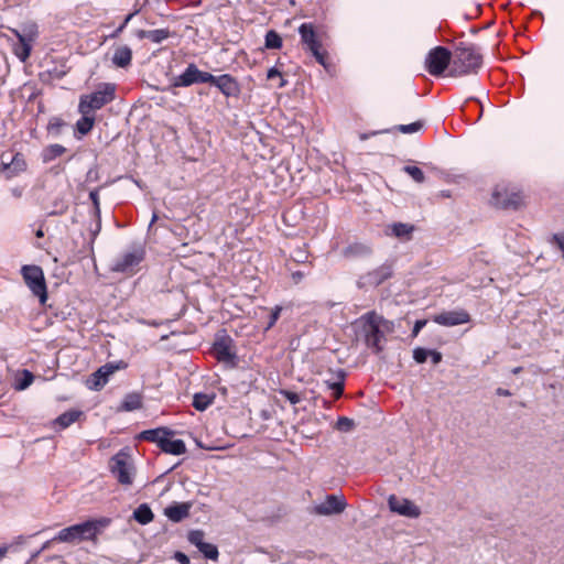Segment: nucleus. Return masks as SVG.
<instances>
[{
	"instance_id": "obj_34",
	"label": "nucleus",
	"mask_w": 564,
	"mask_h": 564,
	"mask_svg": "<svg viewBox=\"0 0 564 564\" xmlns=\"http://www.w3.org/2000/svg\"><path fill=\"white\" fill-rule=\"evenodd\" d=\"M402 171L410 175L416 183H423L425 181L424 172L415 165H404Z\"/></svg>"
},
{
	"instance_id": "obj_59",
	"label": "nucleus",
	"mask_w": 564,
	"mask_h": 564,
	"mask_svg": "<svg viewBox=\"0 0 564 564\" xmlns=\"http://www.w3.org/2000/svg\"><path fill=\"white\" fill-rule=\"evenodd\" d=\"M36 236H37V237H43V231H42L41 229H40V230H37V231H36Z\"/></svg>"
},
{
	"instance_id": "obj_6",
	"label": "nucleus",
	"mask_w": 564,
	"mask_h": 564,
	"mask_svg": "<svg viewBox=\"0 0 564 564\" xmlns=\"http://www.w3.org/2000/svg\"><path fill=\"white\" fill-rule=\"evenodd\" d=\"M21 273L25 284L29 286L32 293L40 299V302L44 304L47 300V291L44 273L41 267L23 265Z\"/></svg>"
},
{
	"instance_id": "obj_41",
	"label": "nucleus",
	"mask_w": 564,
	"mask_h": 564,
	"mask_svg": "<svg viewBox=\"0 0 564 564\" xmlns=\"http://www.w3.org/2000/svg\"><path fill=\"white\" fill-rule=\"evenodd\" d=\"M138 13V11H134L130 14H128L123 22L109 35V37L111 39H116L119 36V34L124 30V28L127 26V24L131 21V19Z\"/></svg>"
},
{
	"instance_id": "obj_52",
	"label": "nucleus",
	"mask_w": 564,
	"mask_h": 564,
	"mask_svg": "<svg viewBox=\"0 0 564 564\" xmlns=\"http://www.w3.org/2000/svg\"><path fill=\"white\" fill-rule=\"evenodd\" d=\"M278 76H281V73L275 67H272L268 70V74H267L268 79H273Z\"/></svg>"
},
{
	"instance_id": "obj_1",
	"label": "nucleus",
	"mask_w": 564,
	"mask_h": 564,
	"mask_svg": "<svg viewBox=\"0 0 564 564\" xmlns=\"http://www.w3.org/2000/svg\"><path fill=\"white\" fill-rule=\"evenodd\" d=\"M387 326L388 322L381 315H378L376 312H369L354 323L356 339L362 341L373 352L378 354L383 348V328H387Z\"/></svg>"
},
{
	"instance_id": "obj_23",
	"label": "nucleus",
	"mask_w": 564,
	"mask_h": 564,
	"mask_svg": "<svg viewBox=\"0 0 564 564\" xmlns=\"http://www.w3.org/2000/svg\"><path fill=\"white\" fill-rule=\"evenodd\" d=\"M173 435V432L166 427H159L153 430H147L141 432L140 437L153 443H156L159 447L164 442L166 436Z\"/></svg>"
},
{
	"instance_id": "obj_12",
	"label": "nucleus",
	"mask_w": 564,
	"mask_h": 564,
	"mask_svg": "<svg viewBox=\"0 0 564 564\" xmlns=\"http://www.w3.org/2000/svg\"><path fill=\"white\" fill-rule=\"evenodd\" d=\"M210 79V73L199 70L197 66L192 63L175 78L174 85L177 87H188L193 84L209 83Z\"/></svg>"
},
{
	"instance_id": "obj_53",
	"label": "nucleus",
	"mask_w": 564,
	"mask_h": 564,
	"mask_svg": "<svg viewBox=\"0 0 564 564\" xmlns=\"http://www.w3.org/2000/svg\"><path fill=\"white\" fill-rule=\"evenodd\" d=\"M280 311H281V310H280L279 307H276V308L272 312V314H271V321H270V323H269V326H272V325L276 322V319L279 318V315H280Z\"/></svg>"
},
{
	"instance_id": "obj_38",
	"label": "nucleus",
	"mask_w": 564,
	"mask_h": 564,
	"mask_svg": "<svg viewBox=\"0 0 564 564\" xmlns=\"http://www.w3.org/2000/svg\"><path fill=\"white\" fill-rule=\"evenodd\" d=\"M187 539L191 544L199 547L205 543V533L202 530H193L188 533Z\"/></svg>"
},
{
	"instance_id": "obj_26",
	"label": "nucleus",
	"mask_w": 564,
	"mask_h": 564,
	"mask_svg": "<svg viewBox=\"0 0 564 564\" xmlns=\"http://www.w3.org/2000/svg\"><path fill=\"white\" fill-rule=\"evenodd\" d=\"M389 230L391 235L400 239H409L414 230V226L404 223H394L390 225Z\"/></svg>"
},
{
	"instance_id": "obj_27",
	"label": "nucleus",
	"mask_w": 564,
	"mask_h": 564,
	"mask_svg": "<svg viewBox=\"0 0 564 564\" xmlns=\"http://www.w3.org/2000/svg\"><path fill=\"white\" fill-rule=\"evenodd\" d=\"M142 406V398L139 393H129L124 397L120 410L122 411H134Z\"/></svg>"
},
{
	"instance_id": "obj_55",
	"label": "nucleus",
	"mask_w": 564,
	"mask_h": 564,
	"mask_svg": "<svg viewBox=\"0 0 564 564\" xmlns=\"http://www.w3.org/2000/svg\"><path fill=\"white\" fill-rule=\"evenodd\" d=\"M497 394L498 395H502V397H509L511 395L510 391L507 390V389H502V388H498L497 389Z\"/></svg>"
},
{
	"instance_id": "obj_54",
	"label": "nucleus",
	"mask_w": 564,
	"mask_h": 564,
	"mask_svg": "<svg viewBox=\"0 0 564 564\" xmlns=\"http://www.w3.org/2000/svg\"><path fill=\"white\" fill-rule=\"evenodd\" d=\"M294 259H295L297 262H304V260L306 259V256L304 254V252L299 251V252L294 256Z\"/></svg>"
},
{
	"instance_id": "obj_20",
	"label": "nucleus",
	"mask_w": 564,
	"mask_h": 564,
	"mask_svg": "<svg viewBox=\"0 0 564 564\" xmlns=\"http://www.w3.org/2000/svg\"><path fill=\"white\" fill-rule=\"evenodd\" d=\"M191 503L180 502L164 509V514L173 522H181L189 516Z\"/></svg>"
},
{
	"instance_id": "obj_57",
	"label": "nucleus",
	"mask_w": 564,
	"mask_h": 564,
	"mask_svg": "<svg viewBox=\"0 0 564 564\" xmlns=\"http://www.w3.org/2000/svg\"><path fill=\"white\" fill-rule=\"evenodd\" d=\"M521 371H522V368H521V367H516V368H513V369L511 370V372H512L513 375H518V373H520Z\"/></svg>"
},
{
	"instance_id": "obj_28",
	"label": "nucleus",
	"mask_w": 564,
	"mask_h": 564,
	"mask_svg": "<svg viewBox=\"0 0 564 564\" xmlns=\"http://www.w3.org/2000/svg\"><path fill=\"white\" fill-rule=\"evenodd\" d=\"M153 512L151 508L147 503L140 505L134 511H133V518L137 522L140 524H148L153 520Z\"/></svg>"
},
{
	"instance_id": "obj_49",
	"label": "nucleus",
	"mask_w": 564,
	"mask_h": 564,
	"mask_svg": "<svg viewBox=\"0 0 564 564\" xmlns=\"http://www.w3.org/2000/svg\"><path fill=\"white\" fill-rule=\"evenodd\" d=\"M425 324H426L425 319L416 321L414 324L413 330H412L413 336H416L420 333V330L425 326Z\"/></svg>"
},
{
	"instance_id": "obj_7",
	"label": "nucleus",
	"mask_w": 564,
	"mask_h": 564,
	"mask_svg": "<svg viewBox=\"0 0 564 564\" xmlns=\"http://www.w3.org/2000/svg\"><path fill=\"white\" fill-rule=\"evenodd\" d=\"M110 470L121 485L129 486L132 484L134 466L127 453L121 451L111 458Z\"/></svg>"
},
{
	"instance_id": "obj_22",
	"label": "nucleus",
	"mask_w": 564,
	"mask_h": 564,
	"mask_svg": "<svg viewBox=\"0 0 564 564\" xmlns=\"http://www.w3.org/2000/svg\"><path fill=\"white\" fill-rule=\"evenodd\" d=\"M372 248L366 242H352L343 250V256L346 258H365L370 256Z\"/></svg>"
},
{
	"instance_id": "obj_42",
	"label": "nucleus",
	"mask_w": 564,
	"mask_h": 564,
	"mask_svg": "<svg viewBox=\"0 0 564 564\" xmlns=\"http://www.w3.org/2000/svg\"><path fill=\"white\" fill-rule=\"evenodd\" d=\"M89 198L91 199L93 204H94V210H95V215L97 216L98 219H100V206H99V194H98V189H93L90 193H89Z\"/></svg>"
},
{
	"instance_id": "obj_4",
	"label": "nucleus",
	"mask_w": 564,
	"mask_h": 564,
	"mask_svg": "<svg viewBox=\"0 0 564 564\" xmlns=\"http://www.w3.org/2000/svg\"><path fill=\"white\" fill-rule=\"evenodd\" d=\"M116 97V87L113 84H101L97 90L91 94L82 95L78 104L80 115L93 113L111 102Z\"/></svg>"
},
{
	"instance_id": "obj_47",
	"label": "nucleus",
	"mask_w": 564,
	"mask_h": 564,
	"mask_svg": "<svg viewBox=\"0 0 564 564\" xmlns=\"http://www.w3.org/2000/svg\"><path fill=\"white\" fill-rule=\"evenodd\" d=\"M68 208L66 202L61 200L59 203H55V208L51 212V214H64Z\"/></svg>"
},
{
	"instance_id": "obj_51",
	"label": "nucleus",
	"mask_w": 564,
	"mask_h": 564,
	"mask_svg": "<svg viewBox=\"0 0 564 564\" xmlns=\"http://www.w3.org/2000/svg\"><path fill=\"white\" fill-rule=\"evenodd\" d=\"M133 35L139 39V40H143V39H148V35H149V31H145V30H135L133 32Z\"/></svg>"
},
{
	"instance_id": "obj_44",
	"label": "nucleus",
	"mask_w": 564,
	"mask_h": 564,
	"mask_svg": "<svg viewBox=\"0 0 564 564\" xmlns=\"http://www.w3.org/2000/svg\"><path fill=\"white\" fill-rule=\"evenodd\" d=\"M281 394L291 403L297 404L301 401V397L296 392H292L289 390H282Z\"/></svg>"
},
{
	"instance_id": "obj_61",
	"label": "nucleus",
	"mask_w": 564,
	"mask_h": 564,
	"mask_svg": "<svg viewBox=\"0 0 564 564\" xmlns=\"http://www.w3.org/2000/svg\"><path fill=\"white\" fill-rule=\"evenodd\" d=\"M156 219V215H153L151 223H154Z\"/></svg>"
},
{
	"instance_id": "obj_2",
	"label": "nucleus",
	"mask_w": 564,
	"mask_h": 564,
	"mask_svg": "<svg viewBox=\"0 0 564 564\" xmlns=\"http://www.w3.org/2000/svg\"><path fill=\"white\" fill-rule=\"evenodd\" d=\"M110 524L109 518H99L88 520L83 523L74 524L62 529L53 539V541L75 543L85 540H94Z\"/></svg>"
},
{
	"instance_id": "obj_32",
	"label": "nucleus",
	"mask_w": 564,
	"mask_h": 564,
	"mask_svg": "<svg viewBox=\"0 0 564 564\" xmlns=\"http://www.w3.org/2000/svg\"><path fill=\"white\" fill-rule=\"evenodd\" d=\"M264 46L268 50H279L282 47V37L274 30H270L265 34Z\"/></svg>"
},
{
	"instance_id": "obj_39",
	"label": "nucleus",
	"mask_w": 564,
	"mask_h": 564,
	"mask_svg": "<svg viewBox=\"0 0 564 564\" xmlns=\"http://www.w3.org/2000/svg\"><path fill=\"white\" fill-rule=\"evenodd\" d=\"M422 127H423L422 121H415V122H412L409 124H400V126H398L397 129L401 133L410 134V133H415V132L420 131L422 129Z\"/></svg>"
},
{
	"instance_id": "obj_14",
	"label": "nucleus",
	"mask_w": 564,
	"mask_h": 564,
	"mask_svg": "<svg viewBox=\"0 0 564 564\" xmlns=\"http://www.w3.org/2000/svg\"><path fill=\"white\" fill-rule=\"evenodd\" d=\"M392 265L384 263L379 268L368 272L367 274L360 276L358 280V286H378L383 283L386 280L392 276Z\"/></svg>"
},
{
	"instance_id": "obj_8",
	"label": "nucleus",
	"mask_w": 564,
	"mask_h": 564,
	"mask_svg": "<svg viewBox=\"0 0 564 564\" xmlns=\"http://www.w3.org/2000/svg\"><path fill=\"white\" fill-rule=\"evenodd\" d=\"M144 254V249L141 246L132 247L113 261L111 271L134 273L135 268L143 261Z\"/></svg>"
},
{
	"instance_id": "obj_5",
	"label": "nucleus",
	"mask_w": 564,
	"mask_h": 564,
	"mask_svg": "<svg viewBox=\"0 0 564 564\" xmlns=\"http://www.w3.org/2000/svg\"><path fill=\"white\" fill-rule=\"evenodd\" d=\"M301 43L305 51L310 52L322 66H326L327 53L323 48L322 42L312 23H303L299 26Z\"/></svg>"
},
{
	"instance_id": "obj_10",
	"label": "nucleus",
	"mask_w": 564,
	"mask_h": 564,
	"mask_svg": "<svg viewBox=\"0 0 564 564\" xmlns=\"http://www.w3.org/2000/svg\"><path fill=\"white\" fill-rule=\"evenodd\" d=\"M347 502L341 495H327L321 502L315 503L311 513L316 516H335L345 511Z\"/></svg>"
},
{
	"instance_id": "obj_21",
	"label": "nucleus",
	"mask_w": 564,
	"mask_h": 564,
	"mask_svg": "<svg viewBox=\"0 0 564 564\" xmlns=\"http://www.w3.org/2000/svg\"><path fill=\"white\" fill-rule=\"evenodd\" d=\"M132 51L127 45H119L115 47L111 62L115 66L126 68L131 64Z\"/></svg>"
},
{
	"instance_id": "obj_17",
	"label": "nucleus",
	"mask_w": 564,
	"mask_h": 564,
	"mask_svg": "<svg viewBox=\"0 0 564 564\" xmlns=\"http://www.w3.org/2000/svg\"><path fill=\"white\" fill-rule=\"evenodd\" d=\"M209 84L216 86L226 97H234L240 93L237 80L229 74L212 75Z\"/></svg>"
},
{
	"instance_id": "obj_35",
	"label": "nucleus",
	"mask_w": 564,
	"mask_h": 564,
	"mask_svg": "<svg viewBox=\"0 0 564 564\" xmlns=\"http://www.w3.org/2000/svg\"><path fill=\"white\" fill-rule=\"evenodd\" d=\"M200 553L204 554L206 558L216 561L219 556L218 549L215 544L205 542L199 547H197Z\"/></svg>"
},
{
	"instance_id": "obj_29",
	"label": "nucleus",
	"mask_w": 564,
	"mask_h": 564,
	"mask_svg": "<svg viewBox=\"0 0 564 564\" xmlns=\"http://www.w3.org/2000/svg\"><path fill=\"white\" fill-rule=\"evenodd\" d=\"M82 415L80 411L77 410H70L67 412L62 413L59 416L56 417L55 424L58 425L62 429H66L73 423H75L79 416Z\"/></svg>"
},
{
	"instance_id": "obj_36",
	"label": "nucleus",
	"mask_w": 564,
	"mask_h": 564,
	"mask_svg": "<svg viewBox=\"0 0 564 564\" xmlns=\"http://www.w3.org/2000/svg\"><path fill=\"white\" fill-rule=\"evenodd\" d=\"M170 36V31L167 29H156L149 30L148 39L153 43H162Z\"/></svg>"
},
{
	"instance_id": "obj_30",
	"label": "nucleus",
	"mask_w": 564,
	"mask_h": 564,
	"mask_svg": "<svg viewBox=\"0 0 564 564\" xmlns=\"http://www.w3.org/2000/svg\"><path fill=\"white\" fill-rule=\"evenodd\" d=\"M66 152V149L61 144H51L46 147L42 152L43 161L51 162L56 158L63 155Z\"/></svg>"
},
{
	"instance_id": "obj_56",
	"label": "nucleus",
	"mask_w": 564,
	"mask_h": 564,
	"mask_svg": "<svg viewBox=\"0 0 564 564\" xmlns=\"http://www.w3.org/2000/svg\"><path fill=\"white\" fill-rule=\"evenodd\" d=\"M7 553H8V547L7 546L0 547V560H2L6 556Z\"/></svg>"
},
{
	"instance_id": "obj_43",
	"label": "nucleus",
	"mask_w": 564,
	"mask_h": 564,
	"mask_svg": "<svg viewBox=\"0 0 564 564\" xmlns=\"http://www.w3.org/2000/svg\"><path fill=\"white\" fill-rule=\"evenodd\" d=\"M552 241L556 245L562 253V258L564 260V231L554 234L552 237Z\"/></svg>"
},
{
	"instance_id": "obj_46",
	"label": "nucleus",
	"mask_w": 564,
	"mask_h": 564,
	"mask_svg": "<svg viewBox=\"0 0 564 564\" xmlns=\"http://www.w3.org/2000/svg\"><path fill=\"white\" fill-rule=\"evenodd\" d=\"M329 388L334 391V397L336 399L340 398L344 392V383L343 382H334L329 386Z\"/></svg>"
},
{
	"instance_id": "obj_24",
	"label": "nucleus",
	"mask_w": 564,
	"mask_h": 564,
	"mask_svg": "<svg viewBox=\"0 0 564 564\" xmlns=\"http://www.w3.org/2000/svg\"><path fill=\"white\" fill-rule=\"evenodd\" d=\"M214 351L220 361H231L235 358V354L230 349V340L226 338L219 339L214 344Z\"/></svg>"
},
{
	"instance_id": "obj_13",
	"label": "nucleus",
	"mask_w": 564,
	"mask_h": 564,
	"mask_svg": "<svg viewBox=\"0 0 564 564\" xmlns=\"http://www.w3.org/2000/svg\"><path fill=\"white\" fill-rule=\"evenodd\" d=\"M26 170V162L21 153L13 154L10 159L1 156L0 172L6 178H12Z\"/></svg>"
},
{
	"instance_id": "obj_48",
	"label": "nucleus",
	"mask_w": 564,
	"mask_h": 564,
	"mask_svg": "<svg viewBox=\"0 0 564 564\" xmlns=\"http://www.w3.org/2000/svg\"><path fill=\"white\" fill-rule=\"evenodd\" d=\"M174 558L180 564H189L191 563L189 557L186 554H184L183 552H175Z\"/></svg>"
},
{
	"instance_id": "obj_40",
	"label": "nucleus",
	"mask_w": 564,
	"mask_h": 564,
	"mask_svg": "<svg viewBox=\"0 0 564 564\" xmlns=\"http://www.w3.org/2000/svg\"><path fill=\"white\" fill-rule=\"evenodd\" d=\"M431 350L417 347L413 350V358L417 364H423L426 361Z\"/></svg>"
},
{
	"instance_id": "obj_16",
	"label": "nucleus",
	"mask_w": 564,
	"mask_h": 564,
	"mask_svg": "<svg viewBox=\"0 0 564 564\" xmlns=\"http://www.w3.org/2000/svg\"><path fill=\"white\" fill-rule=\"evenodd\" d=\"M433 321L442 326H456L470 321L469 314L464 310L442 312L433 317Z\"/></svg>"
},
{
	"instance_id": "obj_18",
	"label": "nucleus",
	"mask_w": 564,
	"mask_h": 564,
	"mask_svg": "<svg viewBox=\"0 0 564 564\" xmlns=\"http://www.w3.org/2000/svg\"><path fill=\"white\" fill-rule=\"evenodd\" d=\"M118 369L112 364H107L98 368L94 373L90 375L87 380V387L90 390H100L109 380V377Z\"/></svg>"
},
{
	"instance_id": "obj_33",
	"label": "nucleus",
	"mask_w": 564,
	"mask_h": 564,
	"mask_svg": "<svg viewBox=\"0 0 564 564\" xmlns=\"http://www.w3.org/2000/svg\"><path fill=\"white\" fill-rule=\"evenodd\" d=\"M214 397L204 393H196L193 398V406L198 411L206 410L213 402Z\"/></svg>"
},
{
	"instance_id": "obj_45",
	"label": "nucleus",
	"mask_w": 564,
	"mask_h": 564,
	"mask_svg": "<svg viewBox=\"0 0 564 564\" xmlns=\"http://www.w3.org/2000/svg\"><path fill=\"white\" fill-rule=\"evenodd\" d=\"M33 381V375L25 370L24 372V379L19 383V389L23 390L26 389Z\"/></svg>"
},
{
	"instance_id": "obj_11",
	"label": "nucleus",
	"mask_w": 564,
	"mask_h": 564,
	"mask_svg": "<svg viewBox=\"0 0 564 564\" xmlns=\"http://www.w3.org/2000/svg\"><path fill=\"white\" fill-rule=\"evenodd\" d=\"M388 507L391 512L409 519H417L422 513L421 508L412 500L397 495L388 497Z\"/></svg>"
},
{
	"instance_id": "obj_31",
	"label": "nucleus",
	"mask_w": 564,
	"mask_h": 564,
	"mask_svg": "<svg viewBox=\"0 0 564 564\" xmlns=\"http://www.w3.org/2000/svg\"><path fill=\"white\" fill-rule=\"evenodd\" d=\"M95 117L93 113L82 115V118L76 122L77 131L85 135L87 134L94 127Z\"/></svg>"
},
{
	"instance_id": "obj_9",
	"label": "nucleus",
	"mask_w": 564,
	"mask_h": 564,
	"mask_svg": "<svg viewBox=\"0 0 564 564\" xmlns=\"http://www.w3.org/2000/svg\"><path fill=\"white\" fill-rule=\"evenodd\" d=\"M452 54L446 47L436 46L426 55L425 67L431 75L440 76L452 66Z\"/></svg>"
},
{
	"instance_id": "obj_25",
	"label": "nucleus",
	"mask_w": 564,
	"mask_h": 564,
	"mask_svg": "<svg viewBox=\"0 0 564 564\" xmlns=\"http://www.w3.org/2000/svg\"><path fill=\"white\" fill-rule=\"evenodd\" d=\"M160 448L173 455H182L186 452L185 443L182 440H170V436L165 437Z\"/></svg>"
},
{
	"instance_id": "obj_15",
	"label": "nucleus",
	"mask_w": 564,
	"mask_h": 564,
	"mask_svg": "<svg viewBox=\"0 0 564 564\" xmlns=\"http://www.w3.org/2000/svg\"><path fill=\"white\" fill-rule=\"evenodd\" d=\"M522 197L519 193H509L507 188L498 186L491 197V203L501 208H517L520 206Z\"/></svg>"
},
{
	"instance_id": "obj_19",
	"label": "nucleus",
	"mask_w": 564,
	"mask_h": 564,
	"mask_svg": "<svg viewBox=\"0 0 564 564\" xmlns=\"http://www.w3.org/2000/svg\"><path fill=\"white\" fill-rule=\"evenodd\" d=\"M15 35L18 36L19 42L14 45V54L21 62H25L31 53V42L34 34L30 33L29 35H25L15 31Z\"/></svg>"
},
{
	"instance_id": "obj_50",
	"label": "nucleus",
	"mask_w": 564,
	"mask_h": 564,
	"mask_svg": "<svg viewBox=\"0 0 564 564\" xmlns=\"http://www.w3.org/2000/svg\"><path fill=\"white\" fill-rule=\"evenodd\" d=\"M434 365H437L442 360V354L435 350H431L430 355Z\"/></svg>"
},
{
	"instance_id": "obj_58",
	"label": "nucleus",
	"mask_w": 564,
	"mask_h": 564,
	"mask_svg": "<svg viewBox=\"0 0 564 564\" xmlns=\"http://www.w3.org/2000/svg\"><path fill=\"white\" fill-rule=\"evenodd\" d=\"M48 545H50V541L45 542V543L43 544V546H42L41 551H43V550L47 549V547H48Z\"/></svg>"
},
{
	"instance_id": "obj_3",
	"label": "nucleus",
	"mask_w": 564,
	"mask_h": 564,
	"mask_svg": "<svg viewBox=\"0 0 564 564\" xmlns=\"http://www.w3.org/2000/svg\"><path fill=\"white\" fill-rule=\"evenodd\" d=\"M482 64L479 50L473 44L460 43L454 52L451 76H464L477 73Z\"/></svg>"
},
{
	"instance_id": "obj_37",
	"label": "nucleus",
	"mask_w": 564,
	"mask_h": 564,
	"mask_svg": "<svg viewBox=\"0 0 564 564\" xmlns=\"http://www.w3.org/2000/svg\"><path fill=\"white\" fill-rule=\"evenodd\" d=\"M355 425L354 420L346 416H340L336 422V429L340 432H350L354 430Z\"/></svg>"
},
{
	"instance_id": "obj_60",
	"label": "nucleus",
	"mask_w": 564,
	"mask_h": 564,
	"mask_svg": "<svg viewBox=\"0 0 564 564\" xmlns=\"http://www.w3.org/2000/svg\"><path fill=\"white\" fill-rule=\"evenodd\" d=\"M293 276H294V278H301V276H302V274H301L300 272H296V273H294V274H293Z\"/></svg>"
}]
</instances>
